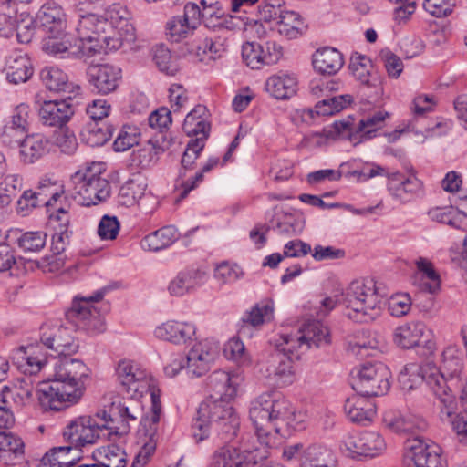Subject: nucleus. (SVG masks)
Returning <instances> with one entry per match:
<instances>
[{"label":"nucleus","instance_id":"nucleus-15","mask_svg":"<svg viewBox=\"0 0 467 467\" xmlns=\"http://www.w3.org/2000/svg\"><path fill=\"white\" fill-rule=\"evenodd\" d=\"M281 335L275 340V350L272 351L260 368L261 373L273 381L274 384L284 387L290 385L296 379L294 359H299L301 356H295L286 350H283Z\"/></svg>","mask_w":467,"mask_h":467},{"label":"nucleus","instance_id":"nucleus-54","mask_svg":"<svg viewBox=\"0 0 467 467\" xmlns=\"http://www.w3.org/2000/svg\"><path fill=\"white\" fill-rule=\"evenodd\" d=\"M244 275L242 268L235 263L227 261L218 264L213 272V276L220 284H233Z\"/></svg>","mask_w":467,"mask_h":467},{"label":"nucleus","instance_id":"nucleus-62","mask_svg":"<svg viewBox=\"0 0 467 467\" xmlns=\"http://www.w3.org/2000/svg\"><path fill=\"white\" fill-rule=\"evenodd\" d=\"M262 19L251 20L245 24V31L253 37L258 39H265L268 37L274 31V21L267 16L261 13Z\"/></svg>","mask_w":467,"mask_h":467},{"label":"nucleus","instance_id":"nucleus-34","mask_svg":"<svg viewBox=\"0 0 467 467\" xmlns=\"http://www.w3.org/2000/svg\"><path fill=\"white\" fill-rule=\"evenodd\" d=\"M314 69L322 75L336 74L343 66L341 53L333 47L317 49L312 57Z\"/></svg>","mask_w":467,"mask_h":467},{"label":"nucleus","instance_id":"nucleus-11","mask_svg":"<svg viewBox=\"0 0 467 467\" xmlns=\"http://www.w3.org/2000/svg\"><path fill=\"white\" fill-rule=\"evenodd\" d=\"M101 17L106 22L103 43L107 50H117L124 42L135 39V28L130 22L131 15L125 5L113 4L105 10Z\"/></svg>","mask_w":467,"mask_h":467},{"label":"nucleus","instance_id":"nucleus-64","mask_svg":"<svg viewBox=\"0 0 467 467\" xmlns=\"http://www.w3.org/2000/svg\"><path fill=\"white\" fill-rule=\"evenodd\" d=\"M34 385L30 379H19L12 390L13 400L17 406H26L33 400Z\"/></svg>","mask_w":467,"mask_h":467},{"label":"nucleus","instance_id":"nucleus-24","mask_svg":"<svg viewBox=\"0 0 467 467\" xmlns=\"http://www.w3.org/2000/svg\"><path fill=\"white\" fill-rule=\"evenodd\" d=\"M195 335L196 327L193 323L174 319L162 322L154 329L155 337L176 346L189 344L193 340Z\"/></svg>","mask_w":467,"mask_h":467},{"label":"nucleus","instance_id":"nucleus-37","mask_svg":"<svg viewBox=\"0 0 467 467\" xmlns=\"http://www.w3.org/2000/svg\"><path fill=\"white\" fill-rule=\"evenodd\" d=\"M207 109L202 105L194 107L185 117L182 129L188 136H197L195 140H202L204 143L207 139L210 125L206 121Z\"/></svg>","mask_w":467,"mask_h":467},{"label":"nucleus","instance_id":"nucleus-21","mask_svg":"<svg viewBox=\"0 0 467 467\" xmlns=\"http://www.w3.org/2000/svg\"><path fill=\"white\" fill-rule=\"evenodd\" d=\"M41 342L58 356L73 355L78 352L79 344L70 328L64 326L44 325L41 327Z\"/></svg>","mask_w":467,"mask_h":467},{"label":"nucleus","instance_id":"nucleus-39","mask_svg":"<svg viewBox=\"0 0 467 467\" xmlns=\"http://www.w3.org/2000/svg\"><path fill=\"white\" fill-rule=\"evenodd\" d=\"M113 127L104 121H89L81 130V140L90 147H99L110 140Z\"/></svg>","mask_w":467,"mask_h":467},{"label":"nucleus","instance_id":"nucleus-52","mask_svg":"<svg viewBox=\"0 0 467 467\" xmlns=\"http://www.w3.org/2000/svg\"><path fill=\"white\" fill-rule=\"evenodd\" d=\"M15 31L20 43L27 44L32 40L36 31V22L28 12H17Z\"/></svg>","mask_w":467,"mask_h":467},{"label":"nucleus","instance_id":"nucleus-29","mask_svg":"<svg viewBox=\"0 0 467 467\" xmlns=\"http://www.w3.org/2000/svg\"><path fill=\"white\" fill-rule=\"evenodd\" d=\"M18 146L20 161L25 164H32L50 151L52 143L47 136L33 133L26 135Z\"/></svg>","mask_w":467,"mask_h":467},{"label":"nucleus","instance_id":"nucleus-12","mask_svg":"<svg viewBox=\"0 0 467 467\" xmlns=\"http://www.w3.org/2000/svg\"><path fill=\"white\" fill-rule=\"evenodd\" d=\"M381 315V299L370 277L352 281V321L369 323Z\"/></svg>","mask_w":467,"mask_h":467},{"label":"nucleus","instance_id":"nucleus-1","mask_svg":"<svg viewBox=\"0 0 467 467\" xmlns=\"http://www.w3.org/2000/svg\"><path fill=\"white\" fill-rule=\"evenodd\" d=\"M249 416L255 430V442L268 451L275 445L284 426L295 431L305 429L307 415L295 410L291 403L278 393H264L251 402Z\"/></svg>","mask_w":467,"mask_h":467},{"label":"nucleus","instance_id":"nucleus-4","mask_svg":"<svg viewBox=\"0 0 467 467\" xmlns=\"http://www.w3.org/2000/svg\"><path fill=\"white\" fill-rule=\"evenodd\" d=\"M232 400L206 399L200 404L197 417L192 425V436L197 442L204 441L213 429L222 439L231 441L239 429V419Z\"/></svg>","mask_w":467,"mask_h":467},{"label":"nucleus","instance_id":"nucleus-3","mask_svg":"<svg viewBox=\"0 0 467 467\" xmlns=\"http://www.w3.org/2000/svg\"><path fill=\"white\" fill-rule=\"evenodd\" d=\"M428 376V386L441 403V419L445 420L452 416L455 410V400L447 386L450 382L458 387L462 380L463 359L462 352L455 346L447 347L442 352L440 371L431 366Z\"/></svg>","mask_w":467,"mask_h":467},{"label":"nucleus","instance_id":"nucleus-60","mask_svg":"<svg viewBox=\"0 0 467 467\" xmlns=\"http://www.w3.org/2000/svg\"><path fill=\"white\" fill-rule=\"evenodd\" d=\"M193 30L194 28L182 16L172 17L166 25L167 35L173 42L188 37Z\"/></svg>","mask_w":467,"mask_h":467},{"label":"nucleus","instance_id":"nucleus-40","mask_svg":"<svg viewBox=\"0 0 467 467\" xmlns=\"http://www.w3.org/2000/svg\"><path fill=\"white\" fill-rule=\"evenodd\" d=\"M431 369V364L420 366L417 363H410L400 372L398 381L405 391H410L418 388L423 381L428 384L427 371Z\"/></svg>","mask_w":467,"mask_h":467},{"label":"nucleus","instance_id":"nucleus-7","mask_svg":"<svg viewBox=\"0 0 467 467\" xmlns=\"http://www.w3.org/2000/svg\"><path fill=\"white\" fill-rule=\"evenodd\" d=\"M103 162H93L76 171L70 178L68 194L82 206L96 205L109 196V182L101 177Z\"/></svg>","mask_w":467,"mask_h":467},{"label":"nucleus","instance_id":"nucleus-35","mask_svg":"<svg viewBox=\"0 0 467 467\" xmlns=\"http://www.w3.org/2000/svg\"><path fill=\"white\" fill-rule=\"evenodd\" d=\"M426 331V325L421 321H411L395 328L394 343L401 348H412L420 344Z\"/></svg>","mask_w":467,"mask_h":467},{"label":"nucleus","instance_id":"nucleus-58","mask_svg":"<svg viewBox=\"0 0 467 467\" xmlns=\"http://www.w3.org/2000/svg\"><path fill=\"white\" fill-rule=\"evenodd\" d=\"M371 67L372 63L368 57L358 53L352 54V76L360 86L368 84L374 78L370 73Z\"/></svg>","mask_w":467,"mask_h":467},{"label":"nucleus","instance_id":"nucleus-20","mask_svg":"<svg viewBox=\"0 0 467 467\" xmlns=\"http://www.w3.org/2000/svg\"><path fill=\"white\" fill-rule=\"evenodd\" d=\"M104 22L101 16L93 13L80 15L75 26L77 32L76 40L85 47H92V56L97 54L102 47L103 36H106L104 30Z\"/></svg>","mask_w":467,"mask_h":467},{"label":"nucleus","instance_id":"nucleus-43","mask_svg":"<svg viewBox=\"0 0 467 467\" xmlns=\"http://www.w3.org/2000/svg\"><path fill=\"white\" fill-rule=\"evenodd\" d=\"M178 238L177 229L168 225L144 237L141 245L145 250L157 252L171 245Z\"/></svg>","mask_w":467,"mask_h":467},{"label":"nucleus","instance_id":"nucleus-42","mask_svg":"<svg viewBox=\"0 0 467 467\" xmlns=\"http://www.w3.org/2000/svg\"><path fill=\"white\" fill-rule=\"evenodd\" d=\"M333 452L320 445H311L303 453L301 467H337Z\"/></svg>","mask_w":467,"mask_h":467},{"label":"nucleus","instance_id":"nucleus-41","mask_svg":"<svg viewBox=\"0 0 467 467\" xmlns=\"http://www.w3.org/2000/svg\"><path fill=\"white\" fill-rule=\"evenodd\" d=\"M94 461L99 467H125L127 465V453L116 444L101 446L92 453Z\"/></svg>","mask_w":467,"mask_h":467},{"label":"nucleus","instance_id":"nucleus-57","mask_svg":"<svg viewBox=\"0 0 467 467\" xmlns=\"http://www.w3.org/2000/svg\"><path fill=\"white\" fill-rule=\"evenodd\" d=\"M227 38L218 36L214 38H205L198 47V54L202 52L209 59L215 60L221 57L227 51Z\"/></svg>","mask_w":467,"mask_h":467},{"label":"nucleus","instance_id":"nucleus-5","mask_svg":"<svg viewBox=\"0 0 467 467\" xmlns=\"http://www.w3.org/2000/svg\"><path fill=\"white\" fill-rule=\"evenodd\" d=\"M376 176L387 177L389 194L401 204L409 203L424 194L423 182L415 174L389 172L388 169L376 163H366L359 170L352 171V177L358 182H366Z\"/></svg>","mask_w":467,"mask_h":467},{"label":"nucleus","instance_id":"nucleus-17","mask_svg":"<svg viewBox=\"0 0 467 467\" xmlns=\"http://www.w3.org/2000/svg\"><path fill=\"white\" fill-rule=\"evenodd\" d=\"M42 49L45 53L60 58L90 57L94 50L92 47L80 46L66 30L46 34Z\"/></svg>","mask_w":467,"mask_h":467},{"label":"nucleus","instance_id":"nucleus-53","mask_svg":"<svg viewBox=\"0 0 467 467\" xmlns=\"http://www.w3.org/2000/svg\"><path fill=\"white\" fill-rule=\"evenodd\" d=\"M46 240L44 232H26L17 238V245L24 253H37L45 247Z\"/></svg>","mask_w":467,"mask_h":467},{"label":"nucleus","instance_id":"nucleus-44","mask_svg":"<svg viewBox=\"0 0 467 467\" xmlns=\"http://www.w3.org/2000/svg\"><path fill=\"white\" fill-rule=\"evenodd\" d=\"M147 184L141 178H134L126 182L120 188L119 202L124 206L130 207L145 197Z\"/></svg>","mask_w":467,"mask_h":467},{"label":"nucleus","instance_id":"nucleus-25","mask_svg":"<svg viewBox=\"0 0 467 467\" xmlns=\"http://www.w3.org/2000/svg\"><path fill=\"white\" fill-rule=\"evenodd\" d=\"M240 382L238 374L224 370L213 371L208 377L207 386L210 391L208 399L233 400L237 395Z\"/></svg>","mask_w":467,"mask_h":467},{"label":"nucleus","instance_id":"nucleus-48","mask_svg":"<svg viewBox=\"0 0 467 467\" xmlns=\"http://www.w3.org/2000/svg\"><path fill=\"white\" fill-rule=\"evenodd\" d=\"M348 104H350L349 95L335 96L318 101L314 109L307 110V114L310 117H313L314 113L318 116H329L339 112Z\"/></svg>","mask_w":467,"mask_h":467},{"label":"nucleus","instance_id":"nucleus-23","mask_svg":"<svg viewBox=\"0 0 467 467\" xmlns=\"http://www.w3.org/2000/svg\"><path fill=\"white\" fill-rule=\"evenodd\" d=\"M262 14L269 16L280 35L288 38H296L302 34L304 21L301 16L292 10H287L281 5H266L263 7Z\"/></svg>","mask_w":467,"mask_h":467},{"label":"nucleus","instance_id":"nucleus-51","mask_svg":"<svg viewBox=\"0 0 467 467\" xmlns=\"http://www.w3.org/2000/svg\"><path fill=\"white\" fill-rule=\"evenodd\" d=\"M152 59L160 71L173 76L178 71L176 59L164 45H158L152 48Z\"/></svg>","mask_w":467,"mask_h":467},{"label":"nucleus","instance_id":"nucleus-9","mask_svg":"<svg viewBox=\"0 0 467 467\" xmlns=\"http://www.w3.org/2000/svg\"><path fill=\"white\" fill-rule=\"evenodd\" d=\"M352 389L360 397H376L386 394L390 389L391 372L379 361H364L355 366Z\"/></svg>","mask_w":467,"mask_h":467},{"label":"nucleus","instance_id":"nucleus-27","mask_svg":"<svg viewBox=\"0 0 467 467\" xmlns=\"http://www.w3.org/2000/svg\"><path fill=\"white\" fill-rule=\"evenodd\" d=\"M355 437L352 441V458L363 456L373 458L379 455L386 448L382 436L373 431H355Z\"/></svg>","mask_w":467,"mask_h":467},{"label":"nucleus","instance_id":"nucleus-45","mask_svg":"<svg viewBox=\"0 0 467 467\" xmlns=\"http://www.w3.org/2000/svg\"><path fill=\"white\" fill-rule=\"evenodd\" d=\"M380 348V341L368 327L352 329V353L358 352L365 356L369 355L368 350Z\"/></svg>","mask_w":467,"mask_h":467},{"label":"nucleus","instance_id":"nucleus-19","mask_svg":"<svg viewBox=\"0 0 467 467\" xmlns=\"http://www.w3.org/2000/svg\"><path fill=\"white\" fill-rule=\"evenodd\" d=\"M219 353V342L213 338L196 342L186 356L187 373L192 377L204 375L211 368Z\"/></svg>","mask_w":467,"mask_h":467},{"label":"nucleus","instance_id":"nucleus-8","mask_svg":"<svg viewBox=\"0 0 467 467\" xmlns=\"http://www.w3.org/2000/svg\"><path fill=\"white\" fill-rule=\"evenodd\" d=\"M283 350L295 356H302L312 348H319L330 344V332L327 326L318 320H306L296 331L281 333Z\"/></svg>","mask_w":467,"mask_h":467},{"label":"nucleus","instance_id":"nucleus-32","mask_svg":"<svg viewBox=\"0 0 467 467\" xmlns=\"http://www.w3.org/2000/svg\"><path fill=\"white\" fill-rule=\"evenodd\" d=\"M5 72L10 83L20 84L27 81L33 75L29 57L20 51L13 52L6 58Z\"/></svg>","mask_w":467,"mask_h":467},{"label":"nucleus","instance_id":"nucleus-46","mask_svg":"<svg viewBox=\"0 0 467 467\" xmlns=\"http://www.w3.org/2000/svg\"><path fill=\"white\" fill-rule=\"evenodd\" d=\"M40 78L45 87L50 91L61 92L70 89L67 75L56 67H47L40 72Z\"/></svg>","mask_w":467,"mask_h":467},{"label":"nucleus","instance_id":"nucleus-10","mask_svg":"<svg viewBox=\"0 0 467 467\" xmlns=\"http://www.w3.org/2000/svg\"><path fill=\"white\" fill-rule=\"evenodd\" d=\"M268 451L259 448L254 437L243 438L240 446L227 444L218 449L210 467H253L266 459Z\"/></svg>","mask_w":467,"mask_h":467},{"label":"nucleus","instance_id":"nucleus-13","mask_svg":"<svg viewBox=\"0 0 467 467\" xmlns=\"http://www.w3.org/2000/svg\"><path fill=\"white\" fill-rule=\"evenodd\" d=\"M86 384L53 379L42 383L38 389V400L45 410H60L76 404L82 398Z\"/></svg>","mask_w":467,"mask_h":467},{"label":"nucleus","instance_id":"nucleus-22","mask_svg":"<svg viewBox=\"0 0 467 467\" xmlns=\"http://www.w3.org/2000/svg\"><path fill=\"white\" fill-rule=\"evenodd\" d=\"M87 78L92 91L108 95L119 88L122 71L119 67L109 64L90 65L87 69Z\"/></svg>","mask_w":467,"mask_h":467},{"label":"nucleus","instance_id":"nucleus-6","mask_svg":"<svg viewBox=\"0 0 467 467\" xmlns=\"http://www.w3.org/2000/svg\"><path fill=\"white\" fill-rule=\"evenodd\" d=\"M119 433L116 420L106 411L94 416H80L71 420L63 431L64 439L79 449L94 444L98 439L113 440Z\"/></svg>","mask_w":467,"mask_h":467},{"label":"nucleus","instance_id":"nucleus-26","mask_svg":"<svg viewBox=\"0 0 467 467\" xmlns=\"http://www.w3.org/2000/svg\"><path fill=\"white\" fill-rule=\"evenodd\" d=\"M74 113L73 105L66 99L44 101L38 109L43 125L60 129L71 119Z\"/></svg>","mask_w":467,"mask_h":467},{"label":"nucleus","instance_id":"nucleus-2","mask_svg":"<svg viewBox=\"0 0 467 467\" xmlns=\"http://www.w3.org/2000/svg\"><path fill=\"white\" fill-rule=\"evenodd\" d=\"M140 397L124 399L118 402H112L110 407V416H119L121 422L129 425L130 422H135L140 418V424L145 431V435L149 438V441L145 443L140 451L136 456L132 462L131 467H143L150 456L153 453L156 448V441L158 436V426L161 419V404L160 396L156 390L150 392L151 408L149 415L143 417V407L139 401ZM118 435H120L129 431L128 426H123L120 430L119 427Z\"/></svg>","mask_w":467,"mask_h":467},{"label":"nucleus","instance_id":"nucleus-31","mask_svg":"<svg viewBox=\"0 0 467 467\" xmlns=\"http://www.w3.org/2000/svg\"><path fill=\"white\" fill-rule=\"evenodd\" d=\"M37 20L46 34L62 32L67 29V14L56 2H47L37 13Z\"/></svg>","mask_w":467,"mask_h":467},{"label":"nucleus","instance_id":"nucleus-30","mask_svg":"<svg viewBox=\"0 0 467 467\" xmlns=\"http://www.w3.org/2000/svg\"><path fill=\"white\" fill-rule=\"evenodd\" d=\"M90 368L82 360L65 358L56 362L53 377L87 385V382L90 379Z\"/></svg>","mask_w":467,"mask_h":467},{"label":"nucleus","instance_id":"nucleus-38","mask_svg":"<svg viewBox=\"0 0 467 467\" xmlns=\"http://www.w3.org/2000/svg\"><path fill=\"white\" fill-rule=\"evenodd\" d=\"M389 117L387 111H377L361 119L356 132H352V145L356 146L375 137L377 130L384 126L385 119Z\"/></svg>","mask_w":467,"mask_h":467},{"label":"nucleus","instance_id":"nucleus-49","mask_svg":"<svg viewBox=\"0 0 467 467\" xmlns=\"http://www.w3.org/2000/svg\"><path fill=\"white\" fill-rule=\"evenodd\" d=\"M50 218L60 223L59 230L52 237V249L56 254H60L65 250L66 243L68 240L67 229L69 224V215L67 211L59 208L56 214H51Z\"/></svg>","mask_w":467,"mask_h":467},{"label":"nucleus","instance_id":"nucleus-59","mask_svg":"<svg viewBox=\"0 0 467 467\" xmlns=\"http://www.w3.org/2000/svg\"><path fill=\"white\" fill-rule=\"evenodd\" d=\"M51 204V199L44 198L42 192H33L31 190L25 191L17 201L18 211L23 215H26L30 210L36 207L50 206Z\"/></svg>","mask_w":467,"mask_h":467},{"label":"nucleus","instance_id":"nucleus-47","mask_svg":"<svg viewBox=\"0 0 467 467\" xmlns=\"http://www.w3.org/2000/svg\"><path fill=\"white\" fill-rule=\"evenodd\" d=\"M326 138L327 140L350 139V120H337L331 126L323 129L322 132H311L304 138L306 142H311L315 138Z\"/></svg>","mask_w":467,"mask_h":467},{"label":"nucleus","instance_id":"nucleus-55","mask_svg":"<svg viewBox=\"0 0 467 467\" xmlns=\"http://www.w3.org/2000/svg\"><path fill=\"white\" fill-rule=\"evenodd\" d=\"M261 44L246 41L242 45L241 57L243 62L252 69H261L264 67Z\"/></svg>","mask_w":467,"mask_h":467},{"label":"nucleus","instance_id":"nucleus-61","mask_svg":"<svg viewBox=\"0 0 467 467\" xmlns=\"http://www.w3.org/2000/svg\"><path fill=\"white\" fill-rule=\"evenodd\" d=\"M417 267L422 273L423 278L426 279L424 284L426 289L434 294L440 289L441 280L440 275L434 270L432 264L426 258H419L416 261Z\"/></svg>","mask_w":467,"mask_h":467},{"label":"nucleus","instance_id":"nucleus-16","mask_svg":"<svg viewBox=\"0 0 467 467\" xmlns=\"http://www.w3.org/2000/svg\"><path fill=\"white\" fill-rule=\"evenodd\" d=\"M115 376L120 390L130 398L141 397L150 388V374L133 360H119Z\"/></svg>","mask_w":467,"mask_h":467},{"label":"nucleus","instance_id":"nucleus-56","mask_svg":"<svg viewBox=\"0 0 467 467\" xmlns=\"http://www.w3.org/2000/svg\"><path fill=\"white\" fill-rule=\"evenodd\" d=\"M376 415V404L370 399H358L352 408V422L366 424L372 422Z\"/></svg>","mask_w":467,"mask_h":467},{"label":"nucleus","instance_id":"nucleus-28","mask_svg":"<svg viewBox=\"0 0 467 467\" xmlns=\"http://www.w3.org/2000/svg\"><path fill=\"white\" fill-rule=\"evenodd\" d=\"M206 273L197 268H187L177 274L169 283L167 290L172 296H183L201 286Z\"/></svg>","mask_w":467,"mask_h":467},{"label":"nucleus","instance_id":"nucleus-50","mask_svg":"<svg viewBox=\"0 0 467 467\" xmlns=\"http://www.w3.org/2000/svg\"><path fill=\"white\" fill-rule=\"evenodd\" d=\"M274 308L273 300H264L252 308L244 322L252 327H259L273 319Z\"/></svg>","mask_w":467,"mask_h":467},{"label":"nucleus","instance_id":"nucleus-14","mask_svg":"<svg viewBox=\"0 0 467 467\" xmlns=\"http://www.w3.org/2000/svg\"><path fill=\"white\" fill-rule=\"evenodd\" d=\"M105 295V290H99L89 297L76 298L71 308L67 312V320L77 329L83 330L90 335L102 333L105 323L99 310L94 306Z\"/></svg>","mask_w":467,"mask_h":467},{"label":"nucleus","instance_id":"nucleus-33","mask_svg":"<svg viewBox=\"0 0 467 467\" xmlns=\"http://www.w3.org/2000/svg\"><path fill=\"white\" fill-rule=\"evenodd\" d=\"M265 88L273 98L286 99L296 93L297 78L287 73L273 75L266 79Z\"/></svg>","mask_w":467,"mask_h":467},{"label":"nucleus","instance_id":"nucleus-18","mask_svg":"<svg viewBox=\"0 0 467 467\" xmlns=\"http://www.w3.org/2000/svg\"><path fill=\"white\" fill-rule=\"evenodd\" d=\"M405 467H447L437 444H427L420 439L408 442L403 457Z\"/></svg>","mask_w":467,"mask_h":467},{"label":"nucleus","instance_id":"nucleus-36","mask_svg":"<svg viewBox=\"0 0 467 467\" xmlns=\"http://www.w3.org/2000/svg\"><path fill=\"white\" fill-rule=\"evenodd\" d=\"M384 426L397 433L414 432L418 429L425 428V422L412 416H405L400 410H387L382 418Z\"/></svg>","mask_w":467,"mask_h":467},{"label":"nucleus","instance_id":"nucleus-63","mask_svg":"<svg viewBox=\"0 0 467 467\" xmlns=\"http://www.w3.org/2000/svg\"><path fill=\"white\" fill-rule=\"evenodd\" d=\"M411 298L409 294L400 293L392 295L388 301L389 312L392 317H402L411 309Z\"/></svg>","mask_w":467,"mask_h":467}]
</instances>
